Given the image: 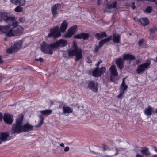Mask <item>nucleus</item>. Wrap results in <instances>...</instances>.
<instances>
[{"label": "nucleus", "mask_w": 157, "mask_h": 157, "mask_svg": "<svg viewBox=\"0 0 157 157\" xmlns=\"http://www.w3.org/2000/svg\"><path fill=\"white\" fill-rule=\"evenodd\" d=\"M68 23L66 20H64L61 24L59 31V27L56 26L50 29L49 33L48 35L49 37H53L54 38L60 37L61 35L60 32H64L67 28Z\"/></svg>", "instance_id": "1"}, {"label": "nucleus", "mask_w": 157, "mask_h": 157, "mask_svg": "<svg viewBox=\"0 0 157 157\" xmlns=\"http://www.w3.org/2000/svg\"><path fill=\"white\" fill-rule=\"evenodd\" d=\"M23 115L21 114L18 115L16 119L15 124L13 125L12 128V133L19 134L22 132V124Z\"/></svg>", "instance_id": "2"}, {"label": "nucleus", "mask_w": 157, "mask_h": 157, "mask_svg": "<svg viewBox=\"0 0 157 157\" xmlns=\"http://www.w3.org/2000/svg\"><path fill=\"white\" fill-rule=\"evenodd\" d=\"M82 51L81 49L77 46L75 42H74L71 48L68 51L69 55L71 56H75V61H78L82 58Z\"/></svg>", "instance_id": "3"}, {"label": "nucleus", "mask_w": 157, "mask_h": 157, "mask_svg": "<svg viewBox=\"0 0 157 157\" xmlns=\"http://www.w3.org/2000/svg\"><path fill=\"white\" fill-rule=\"evenodd\" d=\"M9 25H12L13 27L11 28L10 30L8 32L7 35L8 37L19 36L22 33L23 29L21 27L17 25L16 20L15 22L11 23Z\"/></svg>", "instance_id": "4"}, {"label": "nucleus", "mask_w": 157, "mask_h": 157, "mask_svg": "<svg viewBox=\"0 0 157 157\" xmlns=\"http://www.w3.org/2000/svg\"><path fill=\"white\" fill-rule=\"evenodd\" d=\"M40 48L44 53L50 55L53 53V51L56 50L54 43L48 44L45 41L41 43Z\"/></svg>", "instance_id": "5"}, {"label": "nucleus", "mask_w": 157, "mask_h": 157, "mask_svg": "<svg viewBox=\"0 0 157 157\" xmlns=\"http://www.w3.org/2000/svg\"><path fill=\"white\" fill-rule=\"evenodd\" d=\"M2 20L8 23L9 25L15 22V20L14 16H11L9 13L6 12L0 11V21Z\"/></svg>", "instance_id": "6"}, {"label": "nucleus", "mask_w": 157, "mask_h": 157, "mask_svg": "<svg viewBox=\"0 0 157 157\" xmlns=\"http://www.w3.org/2000/svg\"><path fill=\"white\" fill-rule=\"evenodd\" d=\"M123 148H118L116 147H113L111 145L109 146L104 145L103 147V151H115V153L113 155L109 156L107 155H105L103 157H113L117 155L118 154L119 151H123Z\"/></svg>", "instance_id": "7"}, {"label": "nucleus", "mask_w": 157, "mask_h": 157, "mask_svg": "<svg viewBox=\"0 0 157 157\" xmlns=\"http://www.w3.org/2000/svg\"><path fill=\"white\" fill-rule=\"evenodd\" d=\"M151 62L149 60H147L145 63L139 65L136 69L137 73L138 74L142 73L146 69L149 68Z\"/></svg>", "instance_id": "8"}, {"label": "nucleus", "mask_w": 157, "mask_h": 157, "mask_svg": "<svg viewBox=\"0 0 157 157\" xmlns=\"http://www.w3.org/2000/svg\"><path fill=\"white\" fill-rule=\"evenodd\" d=\"M110 70L111 74L110 80L112 82H115L118 80L117 79V78L116 77L118 75V73L115 66L114 65L111 66L110 68Z\"/></svg>", "instance_id": "9"}, {"label": "nucleus", "mask_w": 157, "mask_h": 157, "mask_svg": "<svg viewBox=\"0 0 157 157\" xmlns=\"http://www.w3.org/2000/svg\"><path fill=\"white\" fill-rule=\"evenodd\" d=\"M77 26L74 25L69 28L67 33L64 35L65 38H71L75 34L77 31Z\"/></svg>", "instance_id": "10"}, {"label": "nucleus", "mask_w": 157, "mask_h": 157, "mask_svg": "<svg viewBox=\"0 0 157 157\" xmlns=\"http://www.w3.org/2000/svg\"><path fill=\"white\" fill-rule=\"evenodd\" d=\"M106 68L105 67H102L99 69L96 68L92 72V75L94 77H98L103 74L105 71Z\"/></svg>", "instance_id": "11"}, {"label": "nucleus", "mask_w": 157, "mask_h": 157, "mask_svg": "<svg viewBox=\"0 0 157 157\" xmlns=\"http://www.w3.org/2000/svg\"><path fill=\"white\" fill-rule=\"evenodd\" d=\"M88 87L90 89L95 92L98 90V85L97 82H95L93 81H91L89 82Z\"/></svg>", "instance_id": "12"}, {"label": "nucleus", "mask_w": 157, "mask_h": 157, "mask_svg": "<svg viewBox=\"0 0 157 157\" xmlns=\"http://www.w3.org/2000/svg\"><path fill=\"white\" fill-rule=\"evenodd\" d=\"M13 116L12 115L7 113L4 114V120L7 124H11L13 121Z\"/></svg>", "instance_id": "13"}, {"label": "nucleus", "mask_w": 157, "mask_h": 157, "mask_svg": "<svg viewBox=\"0 0 157 157\" xmlns=\"http://www.w3.org/2000/svg\"><path fill=\"white\" fill-rule=\"evenodd\" d=\"M56 50L60 47H63L67 44V41L63 39L60 40L54 43Z\"/></svg>", "instance_id": "14"}, {"label": "nucleus", "mask_w": 157, "mask_h": 157, "mask_svg": "<svg viewBox=\"0 0 157 157\" xmlns=\"http://www.w3.org/2000/svg\"><path fill=\"white\" fill-rule=\"evenodd\" d=\"M61 5L60 4L58 3L55 4L52 7L51 11L53 17H54L56 16L58 13L57 10H59V7Z\"/></svg>", "instance_id": "15"}, {"label": "nucleus", "mask_w": 157, "mask_h": 157, "mask_svg": "<svg viewBox=\"0 0 157 157\" xmlns=\"http://www.w3.org/2000/svg\"><path fill=\"white\" fill-rule=\"evenodd\" d=\"M73 111L72 108L67 106H64L63 107L62 114L66 116H68Z\"/></svg>", "instance_id": "16"}, {"label": "nucleus", "mask_w": 157, "mask_h": 157, "mask_svg": "<svg viewBox=\"0 0 157 157\" xmlns=\"http://www.w3.org/2000/svg\"><path fill=\"white\" fill-rule=\"evenodd\" d=\"M89 36V33H82L75 35L74 37L79 39H82L84 40H85L87 39Z\"/></svg>", "instance_id": "17"}, {"label": "nucleus", "mask_w": 157, "mask_h": 157, "mask_svg": "<svg viewBox=\"0 0 157 157\" xmlns=\"http://www.w3.org/2000/svg\"><path fill=\"white\" fill-rule=\"evenodd\" d=\"M144 113L146 116H150L153 113H154V109L151 106H148L145 109Z\"/></svg>", "instance_id": "18"}, {"label": "nucleus", "mask_w": 157, "mask_h": 157, "mask_svg": "<svg viewBox=\"0 0 157 157\" xmlns=\"http://www.w3.org/2000/svg\"><path fill=\"white\" fill-rule=\"evenodd\" d=\"M33 127L28 123H27L25 124L22 125V132H28L33 129Z\"/></svg>", "instance_id": "19"}, {"label": "nucleus", "mask_w": 157, "mask_h": 157, "mask_svg": "<svg viewBox=\"0 0 157 157\" xmlns=\"http://www.w3.org/2000/svg\"><path fill=\"white\" fill-rule=\"evenodd\" d=\"M22 45V40H19L14 42L13 48L14 51H17L19 50L21 47Z\"/></svg>", "instance_id": "20"}, {"label": "nucleus", "mask_w": 157, "mask_h": 157, "mask_svg": "<svg viewBox=\"0 0 157 157\" xmlns=\"http://www.w3.org/2000/svg\"><path fill=\"white\" fill-rule=\"evenodd\" d=\"M9 135L8 133H2L0 134V138L2 141H6L9 140Z\"/></svg>", "instance_id": "21"}, {"label": "nucleus", "mask_w": 157, "mask_h": 157, "mask_svg": "<svg viewBox=\"0 0 157 157\" xmlns=\"http://www.w3.org/2000/svg\"><path fill=\"white\" fill-rule=\"evenodd\" d=\"M10 29V27L8 26H0V30L2 32L5 33V35L7 36H8L7 35V33Z\"/></svg>", "instance_id": "22"}, {"label": "nucleus", "mask_w": 157, "mask_h": 157, "mask_svg": "<svg viewBox=\"0 0 157 157\" xmlns=\"http://www.w3.org/2000/svg\"><path fill=\"white\" fill-rule=\"evenodd\" d=\"M116 63L120 69H122L124 64V61L121 58L117 59L116 60Z\"/></svg>", "instance_id": "23"}, {"label": "nucleus", "mask_w": 157, "mask_h": 157, "mask_svg": "<svg viewBox=\"0 0 157 157\" xmlns=\"http://www.w3.org/2000/svg\"><path fill=\"white\" fill-rule=\"evenodd\" d=\"M123 59L124 60H132L135 59V56L129 54H124L123 55Z\"/></svg>", "instance_id": "24"}, {"label": "nucleus", "mask_w": 157, "mask_h": 157, "mask_svg": "<svg viewBox=\"0 0 157 157\" xmlns=\"http://www.w3.org/2000/svg\"><path fill=\"white\" fill-rule=\"evenodd\" d=\"M125 78H123L120 87V91L124 92L128 88L127 86L125 84Z\"/></svg>", "instance_id": "25"}, {"label": "nucleus", "mask_w": 157, "mask_h": 157, "mask_svg": "<svg viewBox=\"0 0 157 157\" xmlns=\"http://www.w3.org/2000/svg\"><path fill=\"white\" fill-rule=\"evenodd\" d=\"M106 36V34L105 33L102 32L97 33L95 35V37L98 40H99L105 37Z\"/></svg>", "instance_id": "26"}, {"label": "nucleus", "mask_w": 157, "mask_h": 157, "mask_svg": "<svg viewBox=\"0 0 157 157\" xmlns=\"http://www.w3.org/2000/svg\"><path fill=\"white\" fill-rule=\"evenodd\" d=\"M52 113V110H44L40 111H39V113H40L42 115L48 116L50 115Z\"/></svg>", "instance_id": "27"}, {"label": "nucleus", "mask_w": 157, "mask_h": 157, "mask_svg": "<svg viewBox=\"0 0 157 157\" xmlns=\"http://www.w3.org/2000/svg\"><path fill=\"white\" fill-rule=\"evenodd\" d=\"M140 22L143 26H145L147 25L149 21L148 20L147 18H141L139 20Z\"/></svg>", "instance_id": "28"}, {"label": "nucleus", "mask_w": 157, "mask_h": 157, "mask_svg": "<svg viewBox=\"0 0 157 157\" xmlns=\"http://www.w3.org/2000/svg\"><path fill=\"white\" fill-rule=\"evenodd\" d=\"M121 39L120 36L117 34H113V40L114 42L118 43L120 42Z\"/></svg>", "instance_id": "29"}, {"label": "nucleus", "mask_w": 157, "mask_h": 157, "mask_svg": "<svg viewBox=\"0 0 157 157\" xmlns=\"http://www.w3.org/2000/svg\"><path fill=\"white\" fill-rule=\"evenodd\" d=\"M111 39V37L110 36L108 38L103 39L100 41L99 43V47L102 46L105 43L109 41Z\"/></svg>", "instance_id": "30"}, {"label": "nucleus", "mask_w": 157, "mask_h": 157, "mask_svg": "<svg viewBox=\"0 0 157 157\" xmlns=\"http://www.w3.org/2000/svg\"><path fill=\"white\" fill-rule=\"evenodd\" d=\"M141 152L142 154L145 155L147 156L150 155L148 148L147 147H145L142 149L141 150Z\"/></svg>", "instance_id": "31"}, {"label": "nucleus", "mask_w": 157, "mask_h": 157, "mask_svg": "<svg viewBox=\"0 0 157 157\" xmlns=\"http://www.w3.org/2000/svg\"><path fill=\"white\" fill-rule=\"evenodd\" d=\"M38 117L40 120L38 124L36 126V127H39L43 124L44 121V118L42 115H39Z\"/></svg>", "instance_id": "32"}, {"label": "nucleus", "mask_w": 157, "mask_h": 157, "mask_svg": "<svg viewBox=\"0 0 157 157\" xmlns=\"http://www.w3.org/2000/svg\"><path fill=\"white\" fill-rule=\"evenodd\" d=\"M157 30V29L155 27H154L153 28L150 29V34L153 37H154L155 36V32Z\"/></svg>", "instance_id": "33"}, {"label": "nucleus", "mask_w": 157, "mask_h": 157, "mask_svg": "<svg viewBox=\"0 0 157 157\" xmlns=\"http://www.w3.org/2000/svg\"><path fill=\"white\" fill-rule=\"evenodd\" d=\"M26 3V1L25 0H18L17 5L19 6H25Z\"/></svg>", "instance_id": "34"}, {"label": "nucleus", "mask_w": 157, "mask_h": 157, "mask_svg": "<svg viewBox=\"0 0 157 157\" xmlns=\"http://www.w3.org/2000/svg\"><path fill=\"white\" fill-rule=\"evenodd\" d=\"M14 11L17 12H22L23 11V9L21 6H18L15 8Z\"/></svg>", "instance_id": "35"}, {"label": "nucleus", "mask_w": 157, "mask_h": 157, "mask_svg": "<svg viewBox=\"0 0 157 157\" xmlns=\"http://www.w3.org/2000/svg\"><path fill=\"white\" fill-rule=\"evenodd\" d=\"M117 5V2L116 1L114 2L112 4L108 5L107 7L109 9H111L112 8H115L116 7Z\"/></svg>", "instance_id": "36"}, {"label": "nucleus", "mask_w": 157, "mask_h": 157, "mask_svg": "<svg viewBox=\"0 0 157 157\" xmlns=\"http://www.w3.org/2000/svg\"><path fill=\"white\" fill-rule=\"evenodd\" d=\"M14 50L13 48H10L8 49L6 51L7 53H12Z\"/></svg>", "instance_id": "37"}, {"label": "nucleus", "mask_w": 157, "mask_h": 157, "mask_svg": "<svg viewBox=\"0 0 157 157\" xmlns=\"http://www.w3.org/2000/svg\"><path fill=\"white\" fill-rule=\"evenodd\" d=\"M152 8L151 7H147L145 10V11L148 13H150L151 11Z\"/></svg>", "instance_id": "38"}, {"label": "nucleus", "mask_w": 157, "mask_h": 157, "mask_svg": "<svg viewBox=\"0 0 157 157\" xmlns=\"http://www.w3.org/2000/svg\"><path fill=\"white\" fill-rule=\"evenodd\" d=\"M124 92L121 91H120V94H119L117 96V98L120 99H122V96L123 95L124 93Z\"/></svg>", "instance_id": "39"}, {"label": "nucleus", "mask_w": 157, "mask_h": 157, "mask_svg": "<svg viewBox=\"0 0 157 157\" xmlns=\"http://www.w3.org/2000/svg\"><path fill=\"white\" fill-rule=\"evenodd\" d=\"M10 2L13 4L15 5H17V2L18 0H10Z\"/></svg>", "instance_id": "40"}, {"label": "nucleus", "mask_w": 157, "mask_h": 157, "mask_svg": "<svg viewBox=\"0 0 157 157\" xmlns=\"http://www.w3.org/2000/svg\"><path fill=\"white\" fill-rule=\"evenodd\" d=\"M144 40L143 39L140 40L138 42V44L140 45H141L144 43Z\"/></svg>", "instance_id": "41"}, {"label": "nucleus", "mask_w": 157, "mask_h": 157, "mask_svg": "<svg viewBox=\"0 0 157 157\" xmlns=\"http://www.w3.org/2000/svg\"><path fill=\"white\" fill-rule=\"evenodd\" d=\"M91 153L92 154L96 155L97 156H99L100 155V154L98 153H97L96 152H94L93 151H91Z\"/></svg>", "instance_id": "42"}, {"label": "nucleus", "mask_w": 157, "mask_h": 157, "mask_svg": "<svg viewBox=\"0 0 157 157\" xmlns=\"http://www.w3.org/2000/svg\"><path fill=\"white\" fill-rule=\"evenodd\" d=\"M19 21L23 23L25 21V19L24 17L21 18L20 19H19Z\"/></svg>", "instance_id": "43"}, {"label": "nucleus", "mask_w": 157, "mask_h": 157, "mask_svg": "<svg viewBox=\"0 0 157 157\" xmlns=\"http://www.w3.org/2000/svg\"><path fill=\"white\" fill-rule=\"evenodd\" d=\"M102 62V61L101 60H100L98 61V63L96 64V65L97 67V68H98L99 65L100 64V63H101Z\"/></svg>", "instance_id": "44"}, {"label": "nucleus", "mask_w": 157, "mask_h": 157, "mask_svg": "<svg viewBox=\"0 0 157 157\" xmlns=\"http://www.w3.org/2000/svg\"><path fill=\"white\" fill-rule=\"evenodd\" d=\"M69 148L68 146L66 147L64 149L65 152H67L69 151Z\"/></svg>", "instance_id": "45"}, {"label": "nucleus", "mask_w": 157, "mask_h": 157, "mask_svg": "<svg viewBox=\"0 0 157 157\" xmlns=\"http://www.w3.org/2000/svg\"><path fill=\"white\" fill-rule=\"evenodd\" d=\"M37 60L38 61H40V62H43L44 61V59L43 58H40L37 59Z\"/></svg>", "instance_id": "46"}, {"label": "nucleus", "mask_w": 157, "mask_h": 157, "mask_svg": "<svg viewBox=\"0 0 157 157\" xmlns=\"http://www.w3.org/2000/svg\"><path fill=\"white\" fill-rule=\"evenodd\" d=\"M100 47H99V45L98 46H96L95 48V52L97 51L98 50L99 48Z\"/></svg>", "instance_id": "47"}, {"label": "nucleus", "mask_w": 157, "mask_h": 157, "mask_svg": "<svg viewBox=\"0 0 157 157\" xmlns=\"http://www.w3.org/2000/svg\"><path fill=\"white\" fill-rule=\"evenodd\" d=\"M132 7L133 9H134L135 8V3L134 2H133L132 3Z\"/></svg>", "instance_id": "48"}, {"label": "nucleus", "mask_w": 157, "mask_h": 157, "mask_svg": "<svg viewBox=\"0 0 157 157\" xmlns=\"http://www.w3.org/2000/svg\"><path fill=\"white\" fill-rule=\"evenodd\" d=\"M136 157H144L142 155L137 154L136 155Z\"/></svg>", "instance_id": "49"}, {"label": "nucleus", "mask_w": 157, "mask_h": 157, "mask_svg": "<svg viewBox=\"0 0 157 157\" xmlns=\"http://www.w3.org/2000/svg\"><path fill=\"white\" fill-rule=\"evenodd\" d=\"M3 117V115L1 113H0V120L2 119Z\"/></svg>", "instance_id": "50"}, {"label": "nucleus", "mask_w": 157, "mask_h": 157, "mask_svg": "<svg viewBox=\"0 0 157 157\" xmlns=\"http://www.w3.org/2000/svg\"><path fill=\"white\" fill-rule=\"evenodd\" d=\"M3 63V61L2 59V58L0 56V64L2 63Z\"/></svg>", "instance_id": "51"}, {"label": "nucleus", "mask_w": 157, "mask_h": 157, "mask_svg": "<svg viewBox=\"0 0 157 157\" xmlns=\"http://www.w3.org/2000/svg\"><path fill=\"white\" fill-rule=\"evenodd\" d=\"M60 145L61 147H64V144L62 143L60 144Z\"/></svg>", "instance_id": "52"}, {"label": "nucleus", "mask_w": 157, "mask_h": 157, "mask_svg": "<svg viewBox=\"0 0 157 157\" xmlns=\"http://www.w3.org/2000/svg\"><path fill=\"white\" fill-rule=\"evenodd\" d=\"M147 1H151V2H155V0H147Z\"/></svg>", "instance_id": "53"}, {"label": "nucleus", "mask_w": 157, "mask_h": 157, "mask_svg": "<svg viewBox=\"0 0 157 157\" xmlns=\"http://www.w3.org/2000/svg\"><path fill=\"white\" fill-rule=\"evenodd\" d=\"M154 113H157V108L155 109V110L154 111Z\"/></svg>", "instance_id": "54"}, {"label": "nucleus", "mask_w": 157, "mask_h": 157, "mask_svg": "<svg viewBox=\"0 0 157 157\" xmlns=\"http://www.w3.org/2000/svg\"><path fill=\"white\" fill-rule=\"evenodd\" d=\"M116 141L118 142V143H119L121 142V141L119 139L116 140Z\"/></svg>", "instance_id": "55"}, {"label": "nucleus", "mask_w": 157, "mask_h": 157, "mask_svg": "<svg viewBox=\"0 0 157 157\" xmlns=\"http://www.w3.org/2000/svg\"><path fill=\"white\" fill-rule=\"evenodd\" d=\"M154 150H155V151L156 152H157V148H156V147H155V148H154Z\"/></svg>", "instance_id": "56"}, {"label": "nucleus", "mask_w": 157, "mask_h": 157, "mask_svg": "<svg viewBox=\"0 0 157 157\" xmlns=\"http://www.w3.org/2000/svg\"><path fill=\"white\" fill-rule=\"evenodd\" d=\"M98 5H99L100 4V0H99L98 2Z\"/></svg>", "instance_id": "57"}, {"label": "nucleus", "mask_w": 157, "mask_h": 157, "mask_svg": "<svg viewBox=\"0 0 157 157\" xmlns=\"http://www.w3.org/2000/svg\"><path fill=\"white\" fill-rule=\"evenodd\" d=\"M151 157H157V155H154L153 156Z\"/></svg>", "instance_id": "58"}, {"label": "nucleus", "mask_w": 157, "mask_h": 157, "mask_svg": "<svg viewBox=\"0 0 157 157\" xmlns=\"http://www.w3.org/2000/svg\"><path fill=\"white\" fill-rule=\"evenodd\" d=\"M155 3L157 4V0H155Z\"/></svg>", "instance_id": "59"}, {"label": "nucleus", "mask_w": 157, "mask_h": 157, "mask_svg": "<svg viewBox=\"0 0 157 157\" xmlns=\"http://www.w3.org/2000/svg\"><path fill=\"white\" fill-rule=\"evenodd\" d=\"M155 61H156V62H157V56L156 57V58Z\"/></svg>", "instance_id": "60"}, {"label": "nucleus", "mask_w": 157, "mask_h": 157, "mask_svg": "<svg viewBox=\"0 0 157 157\" xmlns=\"http://www.w3.org/2000/svg\"><path fill=\"white\" fill-rule=\"evenodd\" d=\"M88 63H91V61H89V62H88Z\"/></svg>", "instance_id": "61"}]
</instances>
